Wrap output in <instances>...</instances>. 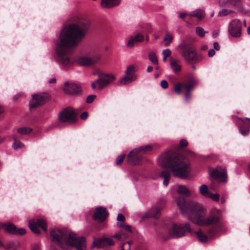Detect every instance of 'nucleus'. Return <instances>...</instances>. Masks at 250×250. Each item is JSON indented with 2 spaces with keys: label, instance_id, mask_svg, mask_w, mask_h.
Segmentation results:
<instances>
[{
  "label": "nucleus",
  "instance_id": "obj_15",
  "mask_svg": "<svg viewBox=\"0 0 250 250\" xmlns=\"http://www.w3.org/2000/svg\"><path fill=\"white\" fill-rule=\"evenodd\" d=\"M47 101V99L44 96L40 94H34L30 102V108H37L44 104Z\"/></svg>",
  "mask_w": 250,
  "mask_h": 250
},
{
  "label": "nucleus",
  "instance_id": "obj_33",
  "mask_svg": "<svg viewBox=\"0 0 250 250\" xmlns=\"http://www.w3.org/2000/svg\"><path fill=\"white\" fill-rule=\"evenodd\" d=\"M32 129L30 127H22L19 128L17 130L18 133L21 135L29 134Z\"/></svg>",
  "mask_w": 250,
  "mask_h": 250
},
{
  "label": "nucleus",
  "instance_id": "obj_30",
  "mask_svg": "<svg viewBox=\"0 0 250 250\" xmlns=\"http://www.w3.org/2000/svg\"><path fill=\"white\" fill-rule=\"evenodd\" d=\"M199 190L200 193L203 196L206 197H208L209 196L210 193L208 191V187L206 185H201L200 187Z\"/></svg>",
  "mask_w": 250,
  "mask_h": 250
},
{
  "label": "nucleus",
  "instance_id": "obj_4",
  "mask_svg": "<svg viewBox=\"0 0 250 250\" xmlns=\"http://www.w3.org/2000/svg\"><path fill=\"white\" fill-rule=\"evenodd\" d=\"M52 242L64 249V245L76 248L77 250H85L86 244L84 237H79L76 234L67 231L54 229L50 230Z\"/></svg>",
  "mask_w": 250,
  "mask_h": 250
},
{
  "label": "nucleus",
  "instance_id": "obj_56",
  "mask_svg": "<svg viewBox=\"0 0 250 250\" xmlns=\"http://www.w3.org/2000/svg\"><path fill=\"white\" fill-rule=\"evenodd\" d=\"M227 196L226 195H223L221 198V202L222 204H224L226 202Z\"/></svg>",
  "mask_w": 250,
  "mask_h": 250
},
{
  "label": "nucleus",
  "instance_id": "obj_41",
  "mask_svg": "<svg viewBox=\"0 0 250 250\" xmlns=\"http://www.w3.org/2000/svg\"><path fill=\"white\" fill-rule=\"evenodd\" d=\"M219 195L217 193L215 194H209V196L208 197H209L212 200L217 202L219 200Z\"/></svg>",
  "mask_w": 250,
  "mask_h": 250
},
{
  "label": "nucleus",
  "instance_id": "obj_50",
  "mask_svg": "<svg viewBox=\"0 0 250 250\" xmlns=\"http://www.w3.org/2000/svg\"><path fill=\"white\" fill-rule=\"evenodd\" d=\"M88 117V113L87 112H83L81 115V118L82 120H85Z\"/></svg>",
  "mask_w": 250,
  "mask_h": 250
},
{
  "label": "nucleus",
  "instance_id": "obj_1",
  "mask_svg": "<svg viewBox=\"0 0 250 250\" xmlns=\"http://www.w3.org/2000/svg\"><path fill=\"white\" fill-rule=\"evenodd\" d=\"M90 25L89 20L77 17L73 22L62 29L56 42V61L62 69H65L73 63L69 55L84 37Z\"/></svg>",
  "mask_w": 250,
  "mask_h": 250
},
{
  "label": "nucleus",
  "instance_id": "obj_13",
  "mask_svg": "<svg viewBox=\"0 0 250 250\" xmlns=\"http://www.w3.org/2000/svg\"><path fill=\"white\" fill-rule=\"evenodd\" d=\"M64 92L68 95L77 96L82 92L81 87L73 83L66 82L63 87Z\"/></svg>",
  "mask_w": 250,
  "mask_h": 250
},
{
  "label": "nucleus",
  "instance_id": "obj_36",
  "mask_svg": "<svg viewBox=\"0 0 250 250\" xmlns=\"http://www.w3.org/2000/svg\"><path fill=\"white\" fill-rule=\"evenodd\" d=\"M196 34L200 37H204L206 33H208V31H206L204 29L200 26L197 27L195 29Z\"/></svg>",
  "mask_w": 250,
  "mask_h": 250
},
{
  "label": "nucleus",
  "instance_id": "obj_21",
  "mask_svg": "<svg viewBox=\"0 0 250 250\" xmlns=\"http://www.w3.org/2000/svg\"><path fill=\"white\" fill-rule=\"evenodd\" d=\"M242 122L243 125L246 126V129H243L242 126L240 127V131L242 135L245 136L248 134L249 131V127H250V119L244 118L240 119Z\"/></svg>",
  "mask_w": 250,
  "mask_h": 250
},
{
  "label": "nucleus",
  "instance_id": "obj_45",
  "mask_svg": "<svg viewBox=\"0 0 250 250\" xmlns=\"http://www.w3.org/2000/svg\"><path fill=\"white\" fill-rule=\"evenodd\" d=\"M181 85L179 83L177 84L174 87V91L177 94H180L181 93Z\"/></svg>",
  "mask_w": 250,
  "mask_h": 250
},
{
  "label": "nucleus",
  "instance_id": "obj_28",
  "mask_svg": "<svg viewBox=\"0 0 250 250\" xmlns=\"http://www.w3.org/2000/svg\"><path fill=\"white\" fill-rule=\"evenodd\" d=\"M195 84L196 81L194 79H191L189 83H184L182 86L186 89V91H190L193 88Z\"/></svg>",
  "mask_w": 250,
  "mask_h": 250
},
{
  "label": "nucleus",
  "instance_id": "obj_26",
  "mask_svg": "<svg viewBox=\"0 0 250 250\" xmlns=\"http://www.w3.org/2000/svg\"><path fill=\"white\" fill-rule=\"evenodd\" d=\"M177 191L179 194H182L188 197L190 196L189 191L186 187L184 185H179Z\"/></svg>",
  "mask_w": 250,
  "mask_h": 250
},
{
  "label": "nucleus",
  "instance_id": "obj_34",
  "mask_svg": "<svg viewBox=\"0 0 250 250\" xmlns=\"http://www.w3.org/2000/svg\"><path fill=\"white\" fill-rule=\"evenodd\" d=\"M173 40V36L171 34H170L169 32H167L165 35V37L164 39V41L166 42L165 44L166 46H168L169 45L170 43Z\"/></svg>",
  "mask_w": 250,
  "mask_h": 250
},
{
  "label": "nucleus",
  "instance_id": "obj_44",
  "mask_svg": "<svg viewBox=\"0 0 250 250\" xmlns=\"http://www.w3.org/2000/svg\"><path fill=\"white\" fill-rule=\"evenodd\" d=\"M95 95H90L87 96L86 98V103L88 104H90L93 102L94 99L96 98Z\"/></svg>",
  "mask_w": 250,
  "mask_h": 250
},
{
  "label": "nucleus",
  "instance_id": "obj_40",
  "mask_svg": "<svg viewBox=\"0 0 250 250\" xmlns=\"http://www.w3.org/2000/svg\"><path fill=\"white\" fill-rule=\"evenodd\" d=\"M24 146V145L20 142L14 141L12 144V147L14 149H17L19 148H21Z\"/></svg>",
  "mask_w": 250,
  "mask_h": 250
},
{
  "label": "nucleus",
  "instance_id": "obj_58",
  "mask_svg": "<svg viewBox=\"0 0 250 250\" xmlns=\"http://www.w3.org/2000/svg\"><path fill=\"white\" fill-rule=\"evenodd\" d=\"M117 226L119 228H123L125 226V224L122 223H117Z\"/></svg>",
  "mask_w": 250,
  "mask_h": 250
},
{
  "label": "nucleus",
  "instance_id": "obj_11",
  "mask_svg": "<svg viewBox=\"0 0 250 250\" xmlns=\"http://www.w3.org/2000/svg\"><path fill=\"white\" fill-rule=\"evenodd\" d=\"M30 229L36 234H40V230L38 226L41 227L45 232H47V228L46 221L43 218H40L37 221L30 220L28 222Z\"/></svg>",
  "mask_w": 250,
  "mask_h": 250
},
{
  "label": "nucleus",
  "instance_id": "obj_37",
  "mask_svg": "<svg viewBox=\"0 0 250 250\" xmlns=\"http://www.w3.org/2000/svg\"><path fill=\"white\" fill-rule=\"evenodd\" d=\"M150 61L154 64L158 63V59L156 54L153 52H151L148 54Z\"/></svg>",
  "mask_w": 250,
  "mask_h": 250
},
{
  "label": "nucleus",
  "instance_id": "obj_2",
  "mask_svg": "<svg viewBox=\"0 0 250 250\" xmlns=\"http://www.w3.org/2000/svg\"><path fill=\"white\" fill-rule=\"evenodd\" d=\"M176 202L182 214L188 213V217L193 223L198 226H209L217 224L221 217V211L213 210L206 217V211L202 208H198L196 204L191 201L186 202L184 198H177Z\"/></svg>",
  "mask_w": 250,
  "mask_h": 250
},
{
  "label": "nucleus",
  "instance_id": "obj_39",
  "mask_svg": "<svg viewBox=\"0 0 250 250\" xmlns=\"http://www.w3.org/2000/svg\"><path fill=\"white\" fill-rule=\"evenodd\" d=\"M125 157V154H122L118 156L116 160V164L117 165H121Z\"/></svg>",
  "mask_w": 250,
  "mask_h": 250
},
{
  "label": "nucleus",
  "instance_id": "obj_54",
  "mask_svg": "<svg viewBox=\"0 0 250 250\" xmlns=\"http://www.w3.org/2000/svg\"><path fill=\"white\" fill-rule=\"evenodd\" d=\"M189 15V13H187L186 12L181 13L179 14V17L180 18L183 19L186 16Z\"/></svg>",
  "mask_w": 250,
  "mask_h": 250
},
{
  "label": "nucleus",
  "instance_id": "obj_20",
  "mask_svg": "<svg viewBox=\"0 0 250 250\" xmlns=\"http://www.w3.org/2000/svg\"><path fill=\"white\" fill-rule=\"evenodd\" d=\"M144 40V37L141 34H137L131 37L127 42L126 45L129 47H132L135 44L141 42Z\"/></svg>",
  "mask_w": 250,
  "mask_h": 250
},
{
  "label": "nucleus",
  "instance_id": "obj_22",
  "mask_svg": "<svg viewBox=\"0 0 250 250\" xmlns=\"http://www.w3.org/2000/svg\"><path fill=\"white\" fill-rule=\"evenodd\" d=\"M170 176V172L167 170H163L161 172L160 176L164 179L163 184L165 186L167 187L168 185Z\"/></svg>",
  "mask_w": 250,
  "mask_h": 250
},
{
  "label": "nucleus",
  "instance_id": "obj_57",
  "mask_svg": "<svg viewBox=\"0 0 250 250\" xmlns=\"http://www.w3.org/2000/svg\"><path fill=\"white\" fill-rule=\"evenodd\" d=\"M123 228L125 229H126V230H127L129 232H131V227L130 226H129V225H125V226Z\"/></svg>",
  "mask_w": 250,
  "mask_h": 250
},
{
  "label": "nucleus",
  "instance_id": "obj_61",
  "mask_svg": "<svg viewBox=\"0 0 250 250\" xmlns=\"http://www.w3.org/2000/svg\"><path fill=\"white\" fill-rule=\"evenodd\" d=\"M152 70V67L151 66H148L147 68V71L150 72Z\"/></svg>",
  "mask_w": 250,
  "mask_h": 250
},
{
  "label": "nucleus",
  "instance_id": "obj_9",
  "mask_svg": "<svg viewBox=\"0 0 250 250\" xmlns=\"http://www.w3.org/2000/svg\"><path fill=\"white\" fill-rule=\"evenodd\" d=\"M209 173L210 177L220 182L226 183L228 180L227 171L225 168L218 167L215 168H210Z\"/></svg>",
  "mask_w": 250,
  "mask_h": 250
},
{
  "label": "nucleus",
  "instance_id": "obj_53",
  "mask_svg": "<svg viewBox=\"0 0 250 250\" xmlns=\"http://www.w3.org/2000/svg\"><path fill=\"white\" fill-rule=\"evenodd\" d=\"M114 237L117 240H120L122 237V234L120 233H117L114 235Z\"/></svg>",
  "mask_w": 250,
  "mask_h": 250
},
{
  "label": "nucleus",
  "instance_id": "obj_24",
  "mask_svg": "<svg viewBox=\"0 0 250 250\" xmlns=\"http://www.w3.org/2000/svg\"><path fill=\"white\" fill-rule=\"evenodd\" d=\"M189 16L194 17L199 20L202 19L205 16V12L201 9H197L189 13Z\"/></svg>",
  "mask_w": 250,
  "mask_h": 250
},
{
  "label": "nucleus",
  "instance_id": "obj_32",
  "mask_svg": "<svg viewBox=\"0 0 250 250\" xmlns=\"http://www.w3.org/2000/svg\"><path fill=\"white\" fill-rule=\"evenodd\" d=\"M139 149L140 150V152H141V154H145L148 152H150L152 148V146L148 145H146L145 146H141L139 147Z\"/></svg>",
  "mask_w": 250,
  "mask_h": 250
},
{
  "label": "nucleus",
  "instance_id": "obj_62",
  "mask_svg": "<svg viewBox=\"0 0 250 250\" xmlns=\"http://www.w3.org/2000/svg\"><path fill=\"white\" fill-rule=\"evenodd\" d=\"M4 247V248L6 250H8V249H9L10 248H11V246L10 245H8L6 246H3Z\"/></svg>",
  "mask_w": 250,
  "mask_h": 250
},
{
  "label": "nucleus",
  "instance_id": "obj_18",
  "mask_svg": "<svg viewBox=\"0 0 250 250\" xmlns=\"http://www.w3.org/2000/svg\"><path fill=\"white\" fill-rule=\"evenodd\" d=\"M121 0H101V5L104 8H111L118 6Z\"/></svg>",
  "mask_w": 250,
  "mask_h": 250
},
{
  "label": "nucleus",
  "instance_id": "obj_51",
  "mask_svg": "<svg viewBox=\"0 0 250 250\" xmlns=\"http://www.w3.org/2000/svg\"><path fill=\"white\" fill-rule=\"evenodd\" d=\"M215 54V51L213 49H210L209 50L208 52V55L209 57H211L214 56V55Z\"/></svg>",
  "mask_w": 250,
  "mask_h": 250
},
{
  "label": "nucleus",
  "instance_id": "obj_19",
  "mask_svg": "<svg viewBox=\"0 0 250 250\" xmlns=\"http://www.w3.org/2000/svg\"><path fill=\"white\" fill-rule=\"evenodd\" d=\"M161 208H152L147 211L146 214L142 216V218L153 217L154 218H158L160 216Z\"/></svg>",
  "mask_w": 250,
  "mask_h": 250
},
{
  "label": "nucleus",
  "instance_id": "obj_14",
  "mask_svg": "<svg viewBox=\"0 0 250 250\" xmlns=\"http://www.w3.org/2000/svg\"><path fill=\"white\" fill-rule=\"evenodd\" d=\"M115 79V76L112 74L102 75L96 80V83L99 89H103L113 82Z\"/></svg>",
  "mask_w": 250,
  "mask_h": 250
},
{
  "label": "nucleus",
  "instance_id": "obj_8",
  "mask_svg": "<svg viewBox=\"0 0 250 250\" xmlns=\"http://www.w3.org/2000/svg\"><path fill=\"white\" fill-rule=\"evenodd\" d=\"M138 70L139 67L136 64L128 65L125 71L126 76L121 80L120 83L122 84H126L135 81L137 79L135 72Z\"/></svg>",
  "mask_w": 250,
  "mask_h": 250
},
{
  "label": "nucleus",
  "instance_id": "obj_25",
  "mask_svg": "<svg viewBox=\"0 0 250 250\" xmlns=\"http://www.w3.org/2000/svg\"><path fill=\"white\" fill-rule=\"evenodd\" d=\"M105 246H106L105 245L104 237H103L101 238L95 240L93 242L91 248H93L94 247L101 248Z\"/></svg>",
  "mask_w": 250,
  "mask_h": 250
},
{
  "label": "nucleus",
  "instance_id": "obj_47",
  "mask_svg": "<svg viewBox=\"0 0 250 250\" xmlns=\"http://www.w3.org/2000/svg\"><path fill=\"white\" fill-rule=\"evenodd\" d=\"M117 220L118 221L124 222L125 220V217L122 214H118Z\"/></svg>",
  "mask_w": 250,
  "mask_h": 250
},
{
  "label": "nucleus",
  "instance_id": "obj_35",
  "mask_svg": "<svg viewBox=\"0 0 250 250\" xmlns=\"http://www.w3.org/2000/svg\"><path fill=\"white\" fill-rule=\"evenodd\" d=\"M233 13V11L228 9H222L218 12V16L223 17Z\"/></svg>",
  "mask_w": 250,
  "mask_h": 250
},
{
  "label": "nucleus",
  "instance_id": "obj_10",
  "mask_svg": "<svg viewBox=\"0 0 250 250\" xmlns=\"http://www.w3.org/2000/svg\"><path fill=\"white\" fill-rule=\"evenodd\" d=\"M242 23L239 20L234 19L230 21L228 26V32L234 38H239L242 34Z\"/></svg>",
  "mask_w": 250,
  "mask_h": 250
},
{
  "label": "nucleus",
  "instance_id": "obj_6",
  "mask_svg": "<svg viewBox=\"0 0 250 250\" xmlns=\"http://www.w3.org/2000/svg\"><path fill=\"white\" fill-rule=\"evenodd\" d=\"M101 58L100 53L94 50L91 51L87 55L80 57L77 62L79 64L83 66H92L97 63Z\"/></svg>",
  "mask_w": 250,
  "mask_h": 250
},
{
  "label": "nucleus",
  "instance_id": "obj_55",
  "mask_svg": "<svg viewBox=\"0 0 250 250\" xmlns=\"http://www.w3.org/2000/svg\"><path fill=\"white\" fill-rule=\"evenodd\" d=\"M190 98V94L189 91H186V94L185 95V99L186 100H188Z\"/></svg>",
  "mask_w": 250,
  "mask_h": 250
},
{
  "label": "nucleus",
  "instance_id": "obj_42",
  "mask_svg": "<svg viewBox=\"0 0 250 250\" xmlns=\"http://www.w3.org/2000/svg\"><path fill=\"white\" fill-rule=\"evenodd\" d=\"M104 242L105 246H112L114 245V241L110 238L104 237Z\"/></svg>",
  "mask_w": 250,
  "mask_h": 250
},
{
  "label": "nucleus",
  "instance_id": "obj_7",
  "mask_svg": "<svg viewBox=\"0 0 250 250\" xmlns=\"http://www.w3.org/2000/svg\"><path fill=\"white\" fill-rule=\"evenodd\" d=\"M187 231L190 233H192V230L188 223H186L184 226L174 223L169 230V234L172 238H178L184 236Z\"/></svg>",
  "mask_w": 250,
  "mask_h": 250
},
{
  "label": "nucleus",
  "instance_id": "obj_3",
  "mask_svg": "<svg viewBox=\"0 0 250 250\" xmlns=\"http://www.w3.org/2000/svg\"><path fill=\"white\" fill-rule=\"evenodd\" d=\"M159 165L169 168L175 177L185 179L190 171V164L187 158L176 155L172 152H166L158 159Z\"/></svg>",
  "mask_w": 250,
  "mask_h": 250
},
{
  "label": "nucleus",
  "instance_id": "obj_16",
  "mask_svg": "<svg viewBox=\"0 0 250 250\" xmlns=\"http://www.w3.org/2000/svg\"><path fill=\"white\" fill-rule=\"evenodd\" d=\"M108 213L105 208L99 207L96 209L93 218L99 222H103L108 216Z\"/></svg>",
  "mask_w": 250,
  "mask_h": 250
},
{
  "label": "nucleus",
  "instance_id": "obj_5",
  "mask_svg": "<svg viewBox=\"0 0 250 250\" xmlns=\"http://www.w3.org/2000/svg\"><path fill=\"white\" fill-rule=\"evenodd\" d=\"M184 59L190 63H195L198 58L194 47L188 44L185 41H183L178 46Z\"/></svg>",
  "mask_w": 250,
  "mask_h": 250
},
{
  "label": "nucleus",
  "instance_id": "obj_52",
  "mask_svg": "<svg viewBox=\"0 0 250 250\" xmlns=\"http://www.w3.org/2000/svg\"><path fill=\"white\" fill-rule=\"evenodd\" d=\"M213 47L214 49L219 50L220 49V46L217 42H214L213 43Z\"/></svg>",
  "mask_w": 250,
  "mask_h": 250
},
{
  "label": "nucleus",
  "instance_id": "obj_48",
  "mask_svg": "<svg viewBox=\"0 0 250 250\" xmlns=\"http://www.w3.org/2000/svg\"><path fill=\"white\" fill-rule=\"evenodd\" d=\"M161 86L163 88H167L168 87V83L166 80H163L161 82Z\"/></svg>",
  "mask_w": 250,
  "mask_h": 250
},
{
  "label": "nucleus",
  "instance_id": "obj_23",
  "mask_svg": "<svg viewBox=\"0 0 250 250\" xmlns=\"http://www.w3.org/2000/svg\"><path fill=\"white\" fill-rule=\"evenodd\" d=\"M2 228H4L5 230L8 233L14 234L16 232V226L12 223H1Z\"/></svg>",
  "mask_w": 250,
  "mask_h": 250
},
{
  "label": "nucleus",
  "instance_id": "obj_27",
  "mask_svg": "<svg viewBox=\"0 0 250 250\" xmlns=\"http://www.w3.org/2000/svg\"><path fill=\"white\" fill-rule=\"evenodd\" d=\"M190 234H196L199 240L203 243H206L208 240V237L207 236L204 234L201 230L198 231H194L192 230V233Z\"/></svg>",
  "mask_w": 250,
  "mask_h": 250
},
{
  "label": "nucleus",
  "instance_id": "obj_38",
  "mask_svg": "<svg viewBox=\"0 0 250 250\" xmlns=\"http://www.w3.org/2000/svg\"><path fill=\"white\" fill-rule=\"evenodd\" d=\"M216 229H217L216 227H213V228L210 229L208 230V232L209 235L211 237H213L215 236H217V233L216 232Z\"/></svg>",
  "mask_w": 250,
  "mask_h": 250
},
{
  "label": "nucleus",
  "instance_id": "obj_43",
  "mask_svg": "<svg viewBox=\"0 0 250 250\" xmlns=\"http://www.w3.org/2000/svg\"><path fill=\"white\" fill-rule=\"evenodd\" d=\"M16 232L14 234H21L23 235L26 233L25 229L23 228L17 229L16 228Z\"/></svg>",
  "mask_w": 250,
  "mask_h": 250
},
{
  "label": "nucleus",
  "instance_id": "obj_12",
  "mask_svg": "<svg viewBox=\"0 0 250 250\" xmlns=\"http://www.w3.org/2000/svg\"><path fill=\"white\" fill-rule=\"evenodd\" d=\"M59 120L62 122L72 123L75 121V114L73 109L66 108L63 109L59 115Z\"/></svg>",
  "mask_w": 250,
  "mask_h": 250
},
{
  "label": "nucleus",
  "instance_id": "obj_29",
  "mask_svg": "<svg viewBox=\"0 0 250 250\" xmlns=\"http://www.w3.org/2000/svg\"><path fill=\"white\" fill-rule=\"evenodd\" d=\"M170 66L173 71L175 73L180 71L181 69L180 65L178 63L176 60L173 59H171L170 61Z\"/></svg>",
  "mask_w": 250,
  "mask_h": 250
},
{
  "label": "nucleus",
  "instance_id": "obj_63",
  "mask_svg": "<svg viewBox=\"0 0 250 250\" xmlns=\"http://www.w3.org/2000/svg\"><path fill=\"white\" fill-rule=\"evenodd\" d=\"M50 250H57L53 245H51L50 246Z\"/></svg>",
  "mask_w": 250,
  "mask_h": 250
},
{
  "label": "nucleus",
  "instance_id": "obj_64",
  "mask_svg": "<svg viewBox=\"0 0 250 250\" xmlns=\"http://www.w3.org/2000/svg\"><path fill=\"white\" fill-rule=\"evenodd\" d=\"M247 32L248 34L250 35V26L247 29Z\"/></svg>",
  "mask_w": 250,
  "mask_h": 250
},
{
  "label": "nucleus",
  "instance_id": "obj_60",
  "mask_svg": "<svg viewBox=\"0 0 250 250\" xmlns=\"http://www.w3.org/2000/svg\"><path fill=\"white\" fill-rule=\"evenodd\" d=\"M55 81H56V79L55 78H51L49 80V83H53L55 82Z\"/></svg>",
  "mask_w": 250,
  "mask_h": 250
},
{
  "label": "nucleus",
  "instance_id": "obj_31",
  "mask_svg": "<svg viewBox=\"0 0 250 250\" xmlns=\"http://www.w3.org/2000/svg\"><path fill=\"white\" fill-rule=\"evenodd\" d=\"M236 0H219L218 3L220 6H225L231 4L235 5Z\"/></svg>",
  "mask_w": 250,
  "mask_h": 250
},
{
  "label": "nucleus",
  "instance_id": "obj_17",
  "mask_svg": "<svg viewBox=\"0 0 250 250\" xmlns=\"http://www.w3.org/2000/svg\"><path fill=\"white\" fill-rule=\"evenodd\" d=\"M139 148H136L131 151L127 155L128 162L132 165H137L140 161L139 155L142 154Z\"/></svg>",
  "mask_w": 250,
  "mask_h": 250
},
{
  "label": "nucleus",
  "instance_id": "obj_49",
  "mask_svg": "<svg viewBox=\"0 0 250 250\" xmlns=\"http://www.w3.org/2000/svg\"><path fill=\"white\" fill-rule=\"evenodd\" d=\"M188 143L187 141L185 139H183L180 141V145L181 146H188Z\"/></svg>",
  "mask_w": 250,
  "mask_h": 250
},
{
  "label": "nucleus",
  "instance_id": "obj_59",
  "mask_svg": "<svg viewBox=\"0 0 250 250\" xmlns=\"http://www.w3.org/2000/svg\"><path fill=\"white\" fill-rule=\"evenodd\" d=\"M97 86V83H96V81L91 84V87L93 89H95L96 87Z\"/></svg>",
  "mask_w": 250,
  "mask_h": 250
},
{
  "label": "nucleus",
  "instance_id": "obj_46",
  "mask_svg": "<svg viewBox=\"0 0 250 250\" xmlns=\"http://www.w3.org/2000/svg\"><path fill=\"white\" fill-rule=\"evenodd\" d=\"M164 56L168 57L171 54V51L169 49H165L163 51Z\"/></svg>",
  "mask_w": 250,
  "mask_h": 250
}]
</instances>
